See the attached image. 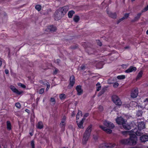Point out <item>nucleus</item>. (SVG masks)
Masks as SVG:
<instances>
[{"mask_svg": "<svg viewBox=\"0 0 148 148\" xmlns=\"http://www.w3.org/2000/svg\"><path fill=\"white\" fill-rule=\"evenodd\" d=\"M136 130L135 129L130 131H126L123 132V133H126L130 136V138L124 139L121 140L120 141V143L122 144H129L130 145H134L136 143L137 138L136 135L140 136L141 133L136 131Z\"/></svg>", "mask_w": 148, "mask_h": 148, "instance_id": "nucleus-1", "label": "nucleus"}, {"mask_svg": "<svg viewBox=\"0 0 148 148\" xmlns=\"http://www.w3.org/2000/svg\"><path fill=\"white\" fill-rule=\"evenodd\" d=\"M92 127V125H89L86 129L84 133L82 140V143L84 145L86 144L90 136Z\"/></svg>", "mask_w": 148, "mask_h": 148, "instance_id": "nucleus-2", "label": "nucleus"}, {"mask_svg": "<svg viewBox=\"0 0 148 148\" xmlns=\"http://www.w3.org/2000/svg\"><path fill=\"white\" fill-rule=\"evenodd\" d=\"M68 10L67 6H64L60 8L55 12V15L57 16L62 17L63 16Z\"/></svg>", "mask_w": 148, "mask_h": 148, "instance_id": "nucleus-3", "label": "nucleus"}, {"mask_svg": "<svg viewBox=\"0 0 148 148\" xmlns=\"http://www.w3.org/2000/svg\"><path fill=\"white\" fill-rule=\"evenodd\" d=\"M116 121L119 125H122L124 128L125 129L129 130L131 129L130 125L126 124L125 121L121 117L117 118L116 119Z\"/></svg>", "mask_w": 148, "mask_h": 148, "instance_id": "nucleus-4", "label": "nucleus"}, {"mask_svg": "<svg viewBox=\"0 0 148 148\" xmlns=\"http://www.w3.org/2000/svg\"><path fill=\"white\" fill-rule=\"evenodd\" d=\"M112 100L114 103L116 105L120 106L122 103L120 98L116 95H114L112 97Z\"/></svg>", "mask_w": 148, "mask_h": 148, "instance_id": "nucleus-5", "label": "nucleus"}, {"mask_svg": "<svg viewBox=\"0 0 148 148\" xmlns=\"http://www.w3.org/2000/svg\"><path fill=\"white\" fill-rule=\"evenodd\" d=\"M115 145V144L114 143H110L108 144L104 143L100 145L99 148H112Z\"/></svg>", "mask_w": 148, "mask_h": 148, "instance_id": "nucleus-6", "label": "nucleus"}, {"mask_svg": "<svg viewBox=\"0 0 148 148\" xmlns=\"http://www.w3.org/2000/svg\"><path fill=\"white\" fill-rule=\"evenodd\" d=\"M10 88L17 95H20L23 93V91H19L14 86H11L10 87Z\"/></svg>", "mask_w": 148, "mask_h": 148, "instance_id": "nucleus-7", "label": "nucleus"}, {"mask_svg": "<svg viewBox=\"0 0 148 148\" xmlns=\"http://www.w3.org/2000/svg\"><path fill=\"white\" fill-rule=\"evenodd\" d=\"M138 130H137V129H136V128H135L134 129H133L132 130H134L135 129H136V132H140L141 133V135H140V136H141L142 134L141 133V132H140V130H141L145 128V124L144 122H141L140 123H139L138 125Z\"/></svg>", "mask_w": 148, "mask_h": 148, "instance_id": "nucleus-8", "label": "nucleus"}, {"mask_svg": "<svg viewBox=\"0 0 148 148\" xmlns=\"http://www.w3.org/2000/svg\"><path fill=\"white\" fill-rule=\"evenodd\" d=\"M138 94V90L137 88L133 89L131 91V97L133 98H136Z\"/></svg>", "mask_w": 148, "mask_h": 148, "instance_id": "nucleus-9", "label": "nucleus"}, {"mask_svg": "<svg viewBox=\"0 0 148 148\" xmlns=\"http://www.w3.org/2000/svg\"><path fill=\"white\" fill-rule=\"evenodd\" d=\"M103 124L105 126L110 128L112 129L114 127V125L112 123L106 121L104 122Z\"/></svg>", "mask_w": 148, "mask_h": 148, "instance_id": "nucleus-10", "label": "nucleus"}, {"mask_svg": "<svg viewBox=\"0 0 148 148\" xmlns=\"http://www.w3.org/2000/svg\"><path fill=\"white\" fill-rule=\"evenodd\" d=\"M137 69L136 67H133L132 66H130L129 69L125 71V72L127 73H130L135 71H136Z\"/></svg>", "mask_w": 148, "mask_h": 148, "instance_id": "nucleus-11", "label": "nucleus"}, {"mask_svg": "<svg viewBox=\"0 0 148 148\" xmlns=\"http://www.w3.org/2000/svg\"><path fill=\"white\" fill-rule=\"evenodd\" d=\"M75 82V77L73 75H72L70 78V82L69 86L72 87L74 85Z\"/></svg>", "mask_w": 148, "mask_h": 148, "instance_id": "nucleus-12", "label": "nucleus"}, {"mask_svg": "<svg viewBox=\"0 0 148 148\" xmlns=\"http://www.w3.org/2000/svg\"><path fill=\"white\" fill-rule=\"evenodd\" d=\"M99 127L108 133L110 134L112 132V130H111L107 129L106 127H104L102 125H100Z\"/></svg>", "mask_w": 148, "mask_h": 148, "instance_id": "nucleus-13", "label": "nucleus"}, {"mask_svg": "<svg viewBox=\"0 0 148 148\" xmlns=\"http://www.w3.org/2000/svg\"><path fill=\"white\" fill-rule=\"evenodd\" d=\"M140 140L142 142H145L148 141V136L143 135L140 137Z\"/></svg>", "mask_w": 148, "mask_h": 148, "instance_id": "nucleus-14", "label": "nucleus"}, {"mask_svg": "<svg viewBox=\"0 0 148 148\" xmlns=\"http://www.w3.org/2000/svg\"><path fill=\"white\" fill-rule=\"evenodd\" d=\"M76 90L78 95H80L82 93L83 91L82 89L81 86H77L76 87Z\"/></svg>", "mask_w": 148, "mask_h": 148, "instance_id": "nucleus-15", "label": "nucleus"}, {"mask_svg": "<svg viewBox=\"0 0 148 148\" xmlns=\"http://www.w3.org/2000/svg\"><path fill=\"white\" fill-rule=\"evenodd\" d=\"M66 117L64 116L63 117V119H62L61 122L60 124V126L63 128H64L65 125V120H66Z\"/></svg>", "mask_w": 148, "mask_h": 148, "instance_id": "nucleus-16", "label": "nucleus"}, {"mask_svg": "<svg viewBox=\"0 0 148 148\" xmlns=\"http://www.w3.org/2000/svg\"><path fill=\"white\" fill-rule=\"evenodd\" d=\"M84 119H82V121L79 122H78L77 121V125L78 127L80 128H83V123Z\"/></svg>", "mask_w": 148, "mask_h": 148, "instance_id": "nucleus-17", "label": "nucleus"}, {"mask_svg": "<svg viewBox=\"0 0 148 148\" xmlns=\"http://www.w3.org/2000/svg\"><path fill=\"white\" fill-rule=\"evenodd\" d=\"M36 126L37 128L39 129H41L43 127L42 123L41 121L39 122L36 125Z\"/></svg>", "mask_w": 148, "mask_h": 148, "instance_id": "nucleus-18", "label": "nucleus"}, {"mask_svg": "<svg viewBox=\"0 0 148 148\" xmlns=\"http://www.w3.org/2000/svg\"><path fill=\"white\" fill-rule=\"evenodd\" d=\"M143 72L142 71H140L138 73L136 78L137 80L139 79H140L143 76Z\"/></svg>", "mask_w": 148, "mask_h": 148, "instance_id": "nucleus-19", "label": "nucleus"}, {"mask_svg": "<svg viewBox=\"0 0 148 148\" xmlns=\"http://www.w3.org/2000/svg\"><path fill=\"white\" fill-rule=\"evenodd\" d=\"M47 29V30H49L50 31L54 32L56 30V29L55 27L53 25H51Z\"/></svg>", "mask_w": 148, "mask_h": 148, "instance_id": "nucleus-20", "label": "nucleus"}, {"mask_svg": "<svg viewBox=\"0 0 148 148\" xmlns=\"http://www.w3.org/2000/svg\"><path fill=\"white\" fill-rule=\"evenodd\" d=\"M82 116V112L81 111H79L77 114L76 115V119L77 120L78 119H79Z\"/></svg>", "mask_w": 148, "mask_h": 148, "instance_id": "nucleus-21", "label": "nucleus"}, {"mask_svg": "<svg viewBox=\"0 0 148 148\" xmlns=\"http://www.w3.org/2000/svg\"><path fill=\"white\" fill-rule=\"evenodd\" d=\"M129 13H126L124 15V16L121 18V19H120L119 20V22L121 21H123L124 19L127 18L129 16Z\"/></svg>", "mask_w": 148, "mask_h": 148, "instance_id": "nucleus-22", "label": "nucleus"}, {"mask_svg": "<svg viewBox=\"0 0 148 148\" xmlns=\"http://www.w3.org/2000/svg\"><path fill=\"white\" fill-rule=\"evenodd\" d=\"M7 127L8 130H10L11 129V124L9 121L7 122Z\"/></svg>", "mask_w": 148, "mask_h": 148, "instance_id": "nucleus-23", "label": "nucleus"}, {"mask_svg": "<svg viewBox=\"0 0 148 148\" xmlns=\"http://www.w3.org/2000/svg\"><path fill=\"white\" fill-rule=\"evenodd\" d=\"M75 13V12L73 10L69 11L68 13V16L69 18H72L73 15Z\"/></svg>", "mask_w": 148, "mask_h": 148, "instance_id": "nucleus-24", "label": "nucleus"}, {"mask_svg": "<svg viewBox=\"0 0 148 148\" xmlns=\"http://www.w3.org/2000/svg\"><path fill=\"white\" fill-rule=\"evenodd\" d=\"M59 98L61 100L64 99L66 98V95L64 94H60L59 95Z\"/></svg>", "mask_w": 148, "mask_h": 148, "instance_id": "nucleus-25", "label": "nucleus"}, {"mask_svg": "<svg viewBox=\"0 0 148 148\" xmlns=\"http://www.w3.org/2000/svg\"><path fill=\"white\" fill-rule=\"evenodd\" d=\"M79 20V18L78 16H75L73 17V20L75 22H78Z\"/></svg>", "mask_w": 148, "mask_h": 148, "instance_id": "nucleus-26", "label": "nucleus"}, {"mask_svg": "<svg viewBox=\"0 0 148 148\" xmlns=\"http://www.w3.org/2000/svg\"><path fill=\"white\" fill-rule=\"evenodd\" d=\"M143 103L145 105V107L148 109V107L147 106V105H148V98H147L145 99L144 100Z\"/></svg>", "mask_w": 148, "mask_h": 148, "instance_id": "nucleus-27", "label": "nucleus"}, {"mask_svg": "<svg viewBox=\"0 0 148 148\" xmlns=\"http://www.w3.org/2000/svg\"><path fill=\"white\" fill-rule=\"evenodd\" d=\"M97 86V91H99L101 88V86H100V83L98 82L97 83V84L96 85Z\"/></svg>", "mask_w": 148, "mask_h": 148, "instance_id": "nucleus-28", "label": "nucleus"}, {"mask_svg": "<svg viewBox=\"0 0 148 148\" xmlns=\"http://www.w3.org/2000/svg\"><path fill=\"white\" fill-rule=\"evenodd\" d=\"M125 78V76L124 75H119L117 76V78L118 79H124Z\"/></svg>", "mask_w": 148, "mask_h": 148, "instance_id": "nucleus-29", "label": "nucleus"}, {"mask_svg": "<svg viewBox=\"0 0 148 148\" xmlns=\"http://www.w3.org/2000/svg\"><path fill=\"white\" fill-rule=\"evenodd\" d=\"M17 85L18 86H21L23 88H26V86L25 85L21 83H18L17 84Z\"/></svg>", "mask_w": 148, "mask_h": 148, "instance_id": "nucleus-30", "label": "nucleus"}, {"mask_svg": "<svg viewBox=\"0 0 148 148\" xmlns=\"http://www.w3.org/2000/svg\"><path fill=\"white\" fill-rule=\"evenodd\" d=\"M44 85H46L47 86V88L46 89V91H48V89H49V87H50V84H49L47 82H46V83L45 84H44Z\"/></svg>", "mask_w": 148, "mask_h": 148, "instance_id": "nucleus-31", "label": "nucleus"}, {"mask_svg": "<svg viewBox=\"0 0 148 148\" xmlns=\"http://www.w3.org/2000/svg\"><path fill=\"white\" fill-rule=\"evenodd\" d=\"M41 6L40 5H37L35 6V8L39 11L41 10Z\"/></svg>", "mask_w": 148, "mask_h": 148, "instance_id": "nucleus-32", "label": "nucleus"}, {"mask_svg": "<svg viewBox=\"0 0 148 148\" xmlns=\"http://www.w3.org/2000/svg\"><path fill=\"white\" fill-rule=\"evenodd\" d=\"M142 112L141 111H138L137 112L136 115L138 116H142Z\"/></svg>", "mask_w": 148, "mask_h": 148, "instance_id": "nucleus-33", "label": "nucleus"}, {"mask_svg": "<svg viewBox=\"0 0 148 148\" xmlns=\"http://www.w3.org/2000/svg\"><path fill=\"white\" fill-rule=\"evenodd\" d=\"M141 14V13H139L137 14V16L135 17V20H138L139 17H140Z\"/></svg>", "mask_w": 148, "mask_h": 148, "instance_id": "nucleus-34", "label": "nucleus"}, {"mask_svg": "<svg viewBox=\"0 0 148 148\" xmlns=\"http://www.w3.org/2000/svg\"><path fill=\"white\" fill-rule=\"evenodd\" d=\"M50 101L53 104H54L55 103V99L54 98L51 97L50 99Z\"/></svg>", "mask_w": 148, "mask_h": 148, "instance_id": "nucleus-35", "label": "nucleus"}, {"mask_svg": "<svg viewBox=\"0 0 148 148\" xmlns=\"http://www.w3.org/2000/svg\"><path fill=\"white\" fill-rule=\"evenodd\" d=\"M45 89L44 88H42L40 89L39 91V93L40 94H42L43 93Z\"/></svg>", "mask_w": 148, "mask_h": 148, "instance_id": "nucleus-36", "label": "nucleus"}, {"mask_svg": "<svg viewBox=\"0 0 148 148\" xmlns=\"http://www.w3.org/2000/svg\"><path fill=\"white\" fill-rule=\"evenodd\" d=\"M109 15L110 17L112 18H115L116 17V15L115 13H111V14H110Z\"/></svg>", "mask_w": 148, "mask_h": 148, "instance_id": "nucleus-37", "label": "nucleus"}, {"mask_svg": "<svg viewBox=\"0 0 148 148\" xmlns=\"http://www.w3.org/2000/svg\"><path fill=\"white\" fill-rule=\"evenodd\" d=\"M105 92V90L104 89H103L101 91V92L100 93H99L98 95V96H101L102 94Z\"/></svg>", "mask_w": 148, "mask_h": 148, "instance_id": "nucleus-38", "label": "nucleus"}, {"mask_svg": "<svg viewBox=\"0 0 148 148\" xmlns=\"http://www.w3.org/2000/svg\"><path fill=\"white\" fill-rule=\"evenodd\" d=\"M31 145L32 148H34V143L33 140H32L31 142Z\"/></svg>", "mask_w": 148, "mask_h": 148, "instance_id": "nucleus-39", "label": "nucleus"}, {"mask_svg": "<svg viewBox=\"0 0 148 148\" xmlns=\"http://www.w3.org/2000/svg\"><path fill=\"white\" fill-rule=\"evenodd\" d=\"M119 84L117 82H115L113 84V87L114 88L117 87L119 86Z\"/></svg>", "mask_w": 148, "mask_h": 148, "instance_id": "nucleus-40", "label": "nucleus"}, {"mask_svg": "<svg viewBox=\"0 0 148 148\" xmlns=\"http://www.w3.org/2000/svg\"><path fill=\"white\" fill-rule=\"evenodd\" d=\"M16 106L18 108H20L21 107L20 104L19 103H17L15 104Z\"/></svg>", "mask_w": 148, "mask_h": 148, "instance_id": "nucleus-41", "label": "nucleus"}, {"mask_svg": "<svg viewBox=\"0 0 148 148\" xmlns=\"http://www.w3.org/2000/svg\"><path fill=\"white\" fill-rule=\"evenodd\" d=\"M148 10V7L147 6L146 7H145L143 9L142 12H145L146 11Z\"/></svg>", "mask_w": 148, "mask_h": 148, "instance_id": "nucleus-42", "label": "nucleus"}, {"mask_svg": "<svg viewBox=\"0 0 148 148\" xmlns=\"http://www.w3.org/2000/svg\"><path fill=\"white\" fill-rule=\"evenodd\" d=\"M85 66L83 65H82L81 66L80 68V70H83L84 69H85Z\"/></svg>", "mask_w": 148, "mask_h": 148, "instance_id": "nucleus-43", "label": "nucleus"}, {"mask_svg": "<svg viewBox=\"0 0 148 148\" xmlns=\"http://www.w3.org/2000/svg\"><path fill=\"white\" fill-rule=\"evenodd\" d=\"M99 110L101 111H102L103 110V106H100L99 107Z\"/></svg>", "mask_w": 148, "mask_h": 148, "instance_id": "nucleus-44", "label": "nucleus"}, {"mask_svg": "<svg viewBox=\"0 0 148 148\" xmlns=\"http://www.w3.org/2000/svg\"><path fill=\"white\" fill-rule=\"evenodd\" d=\"M97 44H98V45L101 46L102 45V44H101V43L98 40L97 42Z\"/></svg>", "mask_w": 148, "mask_h": 148, "instance_id": "nucleus-45", "label": "nucleus"}, {"mask_svg": "<svg viewBox=\"0 0 148 148\" xmlns=\"http://www.w3.org/2000/svg\"><path fill=\"white\" fill-rule=\"evenodd\" d=\"M5 72L6 74H8L9 73V71L7 69H5Z\"/></svg>", "mask_w": 148, "mask_h": 148, "instance_id": "nucleus-46", "label": "nucleus"}, {"mask_svg": "<svg viewBox=\"0 0 148 148\" xmlns=\"http://www.w3.org/2000/svg\"><path fill=\"white\" fill-rule=\"evenodd\" d=\"M89 115L88 113H86L84 115V117H87Z\"/></svg>", "mask_w": 148, "mask_h": 148, "instance_id": "nucleus-47", "label": "nucleus"}, {"mask_svg": "<svg viewBox=\"0 0 148 148\" xmlns=\"http://www.w3.org/2000/svg\"><path fill=\"white\" fill-rule=\"evenodd\" d=\"M75 113L74 112H73L72 113V116H75Z\"/></svg>", "mask_w": 148, "mask_h": 148, "instance_id": "nucleus-48", "label": "nucleus"}, {"mask_svg": "<svg viewBox=\"0 0 148 148\" xmlns=\"http://www.w3.org/2000/svg\"><path fill=\"white\" fill-rule=\"evenodd\" d=\"M57 71H58V70H57V69H55V71L54 72V73H57Z\"/></svg>", "mask_w": 148, "mask_h": 148, "instance_id": "nucleus-49", "label": "nucleus"}, {"mask_svg": "<svg viewBox=\"0 0 148 148\" xmlns=\"http://www.w3.org/2000/svg\"><path fill=\"white\" fill-rule=\"evenodd\" d=\"M2 64V61L1 60H0V67L1 65Z\"/></svg>", "mask_w": 148, "mask_h": 148, "instance_id": "nucleus-50", "label": "nucleus"}, {"mask_svg": "<svg viewBox=\"0 0 148 148\" xmlns=\"http://www.w3.org/2000/svg\"><path fill=\"white\" fill-rule=\"evenodd\" d=\"M129 47H125V49H127L128 48H129Z\"/></svg>", "mask_w": 148, "mask_h": 148, "instance_id": "nucleus-51", "label": "nucleus"}, {"mask_svg": "<svg viewBox=\"0 0 148 148\" xmlns=\"http://www.w3.org/2000/svg\"><path fill=\"white\" fill-rule=\"evenodd\" d=\"M146 33L147 34H148V30L146 32Z\"/></svg>", "mask_w": 148, "mask_h": 148, "instance_id": "nucleus-52", "label": "nucleus"}, {"mask_svg": "<svg viewBox=\"0 0 148 148\" xmlns=\"http://www.w3.org/2000/svg\"><path fill=\"white\" fill-rule=\"evenodd\" d=\"M129 105H128L127 106V108H129Z\"/></svg>", "mask_w": 148, "mask_h": 148, "instance_id": "nucleus-53", "label": "nucleus"}, {"mask_svg": "<svg viewBox=\"0 0 148 148\" xmlns=\"http://www.w3.org/2000/svg\"><path fill=\"white\" fill-rule=\"evenodd\" d=\"M135 1V0H132V2L134 1Z\"/></svg>", "mask_w": 148, "mask_h": 148, "instance_id": "nucleus-54", "label": "nucleus"}, {"mask_svg": "<svg viewBox=\"0 0 148 148\" xmlns=\"http://www.w3.org/2000/svg\"><path fill=\"white\" fill-rule=\"evenodd\" d=\"M119 121H121V120H119Z\"/></svg>", "mask_w": 148, "mask_h": 148, "instance_id": "nucleus-55", "label": "nucleus"}, {"mask_svg": "<svg viewBox=\"0 0 148 148\" xmlns=\"http://www.w3.org/2000/svg\"><path fill=\"white\" fill-rule=\"evenodd\" d=\"M0 148H1V146L0 145Z\"/></svg>", "mask_w": 148, "mask_h": 148, "instance_id": "nucleus-56", "label": "nucleus"}, {"mask_svg": "<svg viewBox=\"0 0 148 148\" xmlns=\"http://www.w3.org/2000/svg\"><path fill=\"white\" fill-rule=\"evenodd\" d=\"M30 135H31V136H32V134H31V133H30Z\"/></svg>", "mask_w": 148, "mask_h": 148, "instance_id": "nucleus-57", "label": "nucleus"}, {"mask_svg": "<svg viewBox=\"0 0 148 148\" xmlns=\"http://www.w3.org/2000/svg\"><path fill=\"white\" fill-rule=\"evenodd\" d=\"M124 106L125 107H126V106Z\"/></svg>", "mask_w": 148, "mask_h": 148, "instance_id": "nucleus-58", "label": "nucleus"}, {"mask_svg": "<svg viewBox=\"0 0 148 148\" xmlns=\"http://www.w3.org/2000/svg\"><path fill=\"white\" fill-rule=\"evenodd\" d=\"M44 99H43V101H44Z\"/></svg>", "mask_w": 148, "mask_h": 148, "instance_id": "nucleus-59", "label": "nucleus"}, {"mask_svg": "<svg viewBox=\"0 0 148 148\" xmlns=\"http://www.w3.org/2000/svg\"><path fill=\"white\" fill-rule=\"evenodd\" d=\"M6 148V147H4V148Z\"/></svg>", "mask_w": 148, "mask_h": 148, "instance_id": "nucleus-60", "label": "nucleus"}]
</instances>
